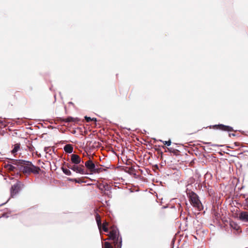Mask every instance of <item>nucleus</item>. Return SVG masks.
<instances>
[{"label": "nucleus", "instance_id": "14", "mask_svg": "<svg viewBox=\"0 0 248 248\" xmlns=\"http://www.w3.org/2000/svg\"><path fill=\"white\" fill-rule=\"evenodd\" d=\"M103 171V169L101 168H99L97 166L95 167V170H93V173H99Z\"/></svg>", "mask_w": 248, "mask_h": 248}, {"label": "nucleus", "instance_id": "3", "mask_svg": "<svg viewBox=\"0 0 248 248\" xmlns=\"http://www.w3.org/2000/svg\"><path fill=\"white\" fill-rule=\"evenodd\" d=\"M187 195L190 204L198 211H202L203 207L198 195L193 191L187 192Z\"/></svg>", "mask_w": 248, "mask_h": 248}, {"label": "nucleus", "instance_id": "9", "mask_svg": "<svg viewBox=\"0 0 248 248\" xmlns=\"http://www.w3.org/2000/svg\"><path fill=\"white\" fill-rule=\"evenodd\" d=\"M214 127H216L217 128H218L221 130H223V131H233L232 127L230 126L225 125L222 124L215 125H214Z\"/></svg>", "mask_w": 248, "mask_h": 248}, {"label": "nucleus", "instance_id": "10", "mask_svg": "<svg viewBox=\"0 0 248 248\" xmlns=\"http://www.w3.org/2000/svg\"><path fill=\"white\" fill-rule=\"evenodd\" d=\"M63 149L66 153L68 154H71L73 152V147L72 145L70 144L65 145Z\"/></svg>", "mask_w": 248, "mask_h": 248}, {"label": "nucleus", "instance_id": "23", "mask_svg": "<svg viewBox=\"0 0 248 248\" xmlns=\"http://www.w3.org/2000/svg\"><path fill=\"white\" fill-rule=\"evenodd\" d=\"M73 118L72 117H69L67 118V121L68 122H71L72 121Z\"/></svg>", "mask_w": 248, "mask_h": 248}, {"label": "nucleus", "instance_id": "26", "mask_svg": "<svg viewBox=\"0 0 248 248\" xmlns=\"http://www.w3.org/2000/svg\"><path fill=\"white\" fill-rule=\"evenodd\" d=\"M229 135H230V136H235V135L234 134H230Z\"/></svg>", "mask_w": 248, "mask_h": 248}, {"label": "nucleus", "instance_id": "27", "mask_svg": "<svg viewBox=\"0 0 248 248\" xmlns=\"http://www.w3.org/2000/svg\"><path fill=\"white\" fill-rule=\"evenodd\" d=\"M204 143H205V144H210V142H205Z\"/></svg>", "mask_w": 248, "mask_h": 248}, {"label": "nucleus", "instance_id": "15", "mask_svg": "<svg viewBox=\"0 0 248 248\" xmlns=\"http://www.w3.org/2000/svg\"><path fill=\"white\" fill-rule=\"evenodd\" d=\"M103 248H113L111 245L108 242H105L104 244V246Z\"/></svg>", "mask_w": 248, "mask_h": 248}, {"label": "nucleus", "instance_id": "12", "mask_svg": "<svg viewBox=\"0 0 248 248\" xmlns=\"http://www.w3.org/2000/svg\"><path fill=\"white\" fill-rule=\"evenodd\" d=\"M20 147V143H16V144H15L14 148L13 149V150L11 151L12 154L15 155L19 150Z\"/></svg>", "mask_w": 248, "mask_h": 248}, {"label": "nucleus", "instance_id": "18", "mask_svg": "<svg viewBox=\"0 0 248 248\" xmlns=\"http://www.w3.org/2000/svg\"><path fill=\"white\" fill-rule=\"evenodd\" d=\"M85 119L87 122H90L92 121V118L90 117L85 116Z\"/></svg>", "mask_w": 248, "mask_h": 248}, {"label": "nucleus", "instance_id": "13", "mask_svg": "<svg viewBox=\"0 0 248 248\" xmlns=\"http://www.w3.org/2000/svg\"><path fill=\"white\" fill-rule=\"evenodd\" d=\"M62 171L63 172V173L65 174H66L67 175H71V172L69 170L67 169L66 168H62Z\"/></svg>", "mask_w": 248, "mask_h": 248}, {"label": "nucleus", "instance_id": "6", "mask_svg": "<svg viewBox=\"0 0 248 248\" xmlns=\"http://www.w3.org/2000/svg\"><path fill=\"white\" fill-rule=\"evenodd\" d=\"M85 166L89 170L93 173V170H95V165L94 163L90 159L88 160L85 163Z\"/></svg>", "mask_w": 248, "mask_h": 248}, {"label": "nucleus", "instance_id": "5", "mask_svg": "<svg viewBox=\"0 0 248 248\" xmlns=\"http://www.w3.org/2000/svg\"><path fill=\"white\" fill-rule=\"evenodd\" d=\"M24 186V185L20 181H17L16 184L12 186L11 188V196L14 197L20 191L22 187Z\"/></svg>", "mask_w": 248, "mask_h": 248}, {"label": "nucleus", "instance_id": "21", "mask_svg": "<svg viewBox=\"0 0 248 248\" xmlns=\"http://www.w3.org/2000/svg\"><path fill=\"white\" fill-rule=\"evenodd\" d=\"M103 188L105 189V190H108V189H109V187H108V185H104L103 186Z\"/></svg>", "mask_w": 248, "mask_h": 248}, {"label": "nucleus", "instance_id": "1", "mask_svg": "<svg viewBox=\"0 0 248 248\" xmlns=\"http://www.w3.org/2000/svg\"><path fill=\"white\" fill-rule=\"evenodd\" d=\"M13 163L17 166L19 172H22L25 175H29L31 173L38 174L40 170L39 167L35 166L29 161L22 159L15 160L13 161Z\"/></svg>", "mask_w": 248, "mask_h": 248}, {"label": "nucleus", "instance_id": "20", "mask_svg": "<svg viewBox=\"0 0 248 248\" xmlns=\"http://www.w3.org/2000/svg\"><path fill=\"white\" fill-rule=\"evenodd\" d=\"M245 206H246L248 207V198H246L245 200V202H244Z\"/></svg>", "mask_w": 248, "mask_h": 248}, {"label": "nucleus", "instance_id": "17", "mask_svg": "<svg viewBox=\"0 0 248 248\" xmlns=\"http://www.w3.org/2000/svg\"><path fill=\"white\" fill-rule=\"evenodd\" d=\"M102 229L105 232H108V227L106 226L105 225L104 226H102Z\"/></svg>", "mask_w": 248, "mask_h": 248}, {"label": "nucleus", "instance_id": "11", "mask_svg": "<svg viewBox=\"0 0 248 248\" xmlns=\"http://www.w3.org/2000/svg\"><path fill=\"white\" fill-rule=\"evenodd\" d=\"M95 219L96 221V223H97L98 229H99L100 232H101L102 223H101L100 216L98 214H96L95 215Z\"/></svg>", "mask_w": 248, "mask_h": 248}, {"label": "nucleus", "instance_id": "22", "mask_svg": "<svg viewBox=\"0 0 248 248\" xmlns=\"http://www.w3.org/2000/svg\"><path fill=\"white\" fill-rule=\"evenodd\" d=\"M108 223L107 222L105 221V222H104L103 223V224H102L101 228L102 227V226H104L105 225L106 226L108 227Z\"/></svg>", "mask_w": 248, "mask_h": 248}, {"label": "nucleus", "instance_id": "24", "mask_svg": "<svg viewBox=\"0 0 248 248\" xmlns=\"http://www.w3.org/2000/svg\"><path fill=\"white\" fill-rule=\"evenodd\" d=\"M4 120H0V124H2V125H4Z\"/></svg>", "mask_w": 248, "mask_h": 248}, {"label": "nucleus", "instance_id": "19", "mask_svg": "<svg viewBox=\"0 0 248 248\" xmlns=\"http://www.w3.org/2000/svg\"><path fill=\"white\" fill-rule=\"evenodd\" d=\"M45 152H46V153H49V152L50 151V149L49 147H45L44 149Z\"/></svg>", "mask_w": 248, "mask_h": 248}, {"label": "nucleus", "instance_id": "25", "mask_svg": "<svg viewBox=\"0 0 248 248\" xmlns=\"http://www.w3.org/2000/svg\"><path fill=\"white\" fill-rule=\"evenodd\" d=\"M92 121H96V118H92Z\"/></svg>", "mask_w": 248, "mask_h": 248}, {"label": "nucleus", "instance_id": "8", "mask_svg": "<svg viewBox=\"0 0 248 248\" xmlns=\"http://www.w3.org/2000/svg\"><path fill=\"white\" fill-rule=\"evenodd\" d=\"M239 219L246 222H248V212L246 211H242L239 214Z\"/></svg>", "mask_w": 248, "mask_h": 248}, {"label": "nucleus", "instance_id": "7", "mask_svg": "<svg viewBox=\"0 0 248 248\" xmlns=\"http://www.w3.org/2000/svg\"><path fill=\"white\" fill-rule=\"evenodd\" d=\"M14 160H12L11 162L12 164H6L5 165V168L9 171H14L15 172H17V173H18V167H17V166L13 164V162Z\"/></svg>", "mask_w": 248, "mask_h": 248}, {"label": "nucleus", "instance_id": "2", "mask_svg": "<svg viewBox=\"0 0 248 248\" xmlns=\"http://www.w3.org/2000/svg\"><path fill=\"white\" fill-rule=\"evenodd\" d=\"M81 162H83L78 155L72 154L71 155V163L67 165V167L77 173L81 174H86L84 165L80 164Z\"/></svg>", "mask_w": 248, "mask_h": 248}, {"label": "nucleus", "instance_id": "4", "mask_svg": "<svg viewBox=\"0 0 248 248\" xmlns=\"http://www.w3.org/2000/svg\"><path fill=\"white\" fill-rule=\"evenodd\" d=\"M113 240L116 248H121L122 238H119V232L117 229H113L109 233V239Z\"/></svg>", "mask_w": 248, "mask_h": 248}, {"label": "nucleus", "instance_id": "16", "mask_svg": "<svg viewBox=\"0 0 248 248\" xmlns=\"http://www.w3.org/2000/svg\"><path fill=\"white\" fill-rule=\"evenodd\" d=\"M160 141L163 142L165 145H167L168 146H169L171 144V141L170 140L168 141H162L161 140H160Z\"/></svg>", "mask_w": 248, "mask_h": 248}]
</instances>
